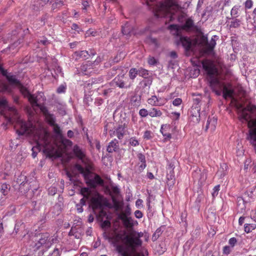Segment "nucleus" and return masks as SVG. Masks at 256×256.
I'll list each match as a JSON object with an SVG mask.
<instances>
[{
	"mask_svg": "<svg viewBox=\"0 0 256 256\" xmlns=\"http://www.w3.org/2000/svg\"><path fill=\"white\" fill-rule=\"evenodd\" d=\"M0 72L3 76H6L10 86L2 83L0 86V92H11L10 86H17L24 96L28 98V96H25L22 92V88H27L22 86L20 82L16 78L15 76L0 68ZM0 108H8L10 112L9 122L11 123L16 122L14 126L16 133L19 135H26L33 138L37 145V148L40 150L42 148L44 152L48 154L55 152L56 148L58 146L54 143L50 136V134L44 128L41 122L38 121L28 122H24L18 116L17 110L14 107H9L8 102L4 98L0 100Z\"/></svg>",
	"mask_w": 256,
	"mask_h": 256,
	"instance_id": "1",
	"label": "nucleus"
},
{
	"mask_svg": "<svg viewBox=\"0 0 256 256\" xmlns=\"http://www.w3.org/2000/svg\"><path fill=\"white\" fill-rule=\"evenodd\" d=\"M75 169L82 174L86 184L90 188H82L80 190V194L84 198L90 200L94 208L100 207L104 200V196L100 195L94 188L98 186L104 184L103 180L98 175L94 176L90 172L84 168L80 164H76Z\"/></svg>",
	"mask_w": 256,
	"mask_h": 256,
	"instance_id": "2",
	"label": "nucleus"
},
{
	"mask_svg": "<svg viewBox=\"0 0 256 256\" xmlns=\"http://www.w3.org/2000/svg\"><path fill=\"white\" fill-rule=\"evenodd\" d=\"M22 90L25 96H28V100L30 102L34 109L35 110L36 108H38L42 112L48 122L53 126L54 132L58 136L61 138V144L64 146V148H66L68 146H70L72 144L71 141L67 139L62 138L61 130L59 126L55 123L54 116L50 114L46 108L42 105L46 100V98L44 96V94L40 92L36 94H31L29 92L24 88H22Z\"/></svg>",
	"mask_w": 256,
	"mask_h": 256,
	"instance_id": "3",
	"label": "nucleus"
},
{
	"mask_svg": "<svg viewBox=\"0 0 256 256\" xmlns=\"http://www.w3.org/2000/svg\"><path fill=\"white\" fill-rule=\"evenodd\" d=\"M204 68L208 76L210 86L216 94L220 95L222 92L225 98H231L232 100H236L234 93L230 84H226L218 77V70L214 62L208 60L202 62Z\"/></svg>",
	"mask_w": 256,
	"mask_h": 256,
	"instance_id": "4",
	"label": "nucleus"
},
{
	"mask_svg": "<svg viewBox=\"0 0 256 256\" xmlns=\"http://www.w3.org/2000/svg\"><path fill=\"white\" fill-rule=\"evenodd\" d=\"M181 10L180 6L175 0H165L157 2L153 12L156 18H166L172 21L178 16Z\"/></svg>",
	"mask_w": 256,
	"mask_h": 256,
	"instance_id": "5",
	"label": "nucleus"
},
{
	"mask_svg": "<svg viewBox=\"0 0 256 256\" xmlns=\"http://www.w3.org/2000/svg\"><path fill=\"white\" fill-rule=\"evenodd\" d=\"M55 238L50 237L48 233L43 234L41 235L40 238L35 244L34 247V250H40L41 251L44 252L47 250L56 241Z\"/></svg>",
	"mask_w": 256,
	"mask_h": 256,
	"instance_id": "6",
	"label": "nucleus"
},
{
	"mask_svg": "<svg viewBox=\"0 0 256 256\" xmlns=\"http://www.w3.org/2000/svg\"><path fill=\"white\" fill-rule=\"evenodd\" d=\"M114 80L116 86L121 88H128L132 86V82H129L127 77L124 76V74H118Z\"/></svg>",
	"mask_w": 256,
	"mask_h": 256,
	"instance_id": "7",
	"label": "nucleus"
},
{
	"mask_svg": "<svg viewBox=\"0 0 256 256\" xmlns=\"http://www.w3.org/2000/svg\"><path fill=\"white\" fill-rule=\"evenodd\" d=\"M125 240L130 245L132 248H134L136 246H138L141 245L142 241L136 237L132 232L130 234V236H126Z\"/></svg>",
	"mask_w": 256,
	"mask_h": 256,
	"instance_id": "8",
	"label": "nucleus"
},
{
	"mask_svg": "<svg viewBox=\"0 0 256 256\" xmlns=\"http://www.w3.org/2000/svg\"><path fill=\"white\" fill-rule=\"evenodd\" d=\"M148 102L152 106H162L168 101L164 98H158L156 96H152L148 100Z\"/></svg>",
	"mask_w": 256,
	"mask_h": 256,
	"instance_id": "9",
	"label": "nucleus"
},
{
	"mask_svg": "<svg viewBox=\"0 0 256 256\" xmlns=\"http://www.w3.org/2000/svg\"><path fill=\"white\" fill-rule=\"evenodd\" d=\"M125 232L117 233L116 232H114L113 234H109L108 236L104 235L106 239L108 240L110 242H112L114 244H117L120 241L122 240L124 236Z\"/></svg>",
	"mask_w": 256,
	"mask_h": 256,
	"instance_id": "10",
	"label": "nucleus"
},
{
	"mask_svg": "<svg viewBox=\"0 0 256 256\" xmlns=\"http://www.w3.org/2000/svg\"><path fill=\"white\" fill-rule=\"evenodd\" d=\"M125 128L124 125L119 126L116 130L110 133V134L112 136H116L119 140H122L124 138L125 133Z\"/></svg>",
	"mask_w": 256,
	"mask_h": 256,
	"instance_id": "11",
	"label": "nucleus"
},
{
	"mask_svg": "<svg viewBox=\"0 0 256 256\" xmlns=\"http://www.w3.org/2000/svg\"><path fill=\"white\" fill-rule=\"evenodd\" d=\"M74 154L82 160V162L86 163V158L84 152L77 146H75L73 149Z\"/></svg>",
	"mask_w": 256,
	"mask_h": 256,
	"instance_id": "12",
	"label": "nucleus"
},
{
	"mask_svg": "<svg viewBox=\"0 0 256 256\" xmlns=\"http://www.w3.org/2000/svg\"><path fill=\"white\" fill-rule=\"evenodd\" d=\"M217 124V118L215 117H209L208 118L206 128L210 129L211 131H213L215 130Z\"/></svg>",
	"mask_w": 256,
	"mask_h": 256,
	"instance_id": "13",
	"label": "nucleus"
},
{
	"mask_svg": "<svg viewBox=\"0 0 256 256\" xmlns=\"http://www.w3.org/2000/svg\"><path fill=\"white\" fill-rule=\"evenodd\" d=\"M168 29L170 30L172 34L178 36H180L182 28L176 24H171L168 26Z\"/></svg>",
	"mask_w": 256,
	"mask_h": 256,
	"instance_id": "14",
	"label": "nucleus"
},
{
	"mask_svg": "<svg viewBox=\"0 0 256 256\" xmlns=\"http://www.w3.org/2000/svg\"><path fill=\"white\" fill-rule=\"evenodd\" d=\"M118 148V141L116 139L110 142L107 147V151L108 152H116Z\"/></svg>",
	"mask_w": 256,
	"mask_h": 256,
	"instance_id": "15",
	"label": "nucleus"
},
{
	"mask_svg": "<svg viewBox=\"0 0 256 256\" xmlns=\"http://www.w3.org/2000/svg\"><path fill=\"white\" fill-rule=\"evenodd\" d=\"M180 40L182 46L186 50H188L192 46V42L190 40L187 38L180 36Z\"/></svg>",
	"mask_w": 256,
	"mask_h": 256,
	"instance_id": "16",
	"label": "nucleus"
},
{
	"mask_svg": "<svg viewBox=\"0 0 256 256\" xmlns=\"http://www.w3.org/2000/svg\"><path fill=\"white\" fill-rule=\"evenodd\" d=\"M122 32L124 35L135 34V32L130 24L127 22L122 26Z\"/></svg>",
	"mask_w": 256,
	"mask_h": 256,
	"instance_id": "17",
	"label": "nucleus"
},
{
	"mask_svg": "<svg viewBox=\"0 0 256 256\" xmlns=\"http://www.w3.org/2000/svg\"><path fill=\"white\" fill-rule=\"evenodd\" d=\"M228 166L226 164L224 163L220 164V168L216 172V175L220 178H222L226 174Z\"/></svg>",
	"mask_w": 256,
	"mask_h": 256,
	"instance_id": "18",
	"label": "nucleus"
},
{
	"mask_svg": "<svg viewBox=\"0 0 256 256\" xmlns=\"http://www.w3.org/2000/svg\"><path fill=\"white\" fill-rule=\"evenodd\" d=\"M241 6L237 4L232 7L230 10V15L234 18H238L240 16Z\"/></svg>",
	"mask_w": 256,
	"mask_h": 256,
	"instance_id": "19",
	"label": "nucleus"
},
{
	"mask_svg": "<svg viewBox=\"0 0 256 256\" xmlns=\"http://www.w3.org/2000/svg\"><path fill=\"white\" fill-rule=\"evenodd\" d=\"M162 114L161 110L156 108H152L149 110V116L152 118L160 117Z\"/></svg>",
	"mask_w": 256,
	"mask_h": 256,
	"instance_id": "20",
	"label": "nucleus"
},
{
	"mask_svg": "<svg viewBox=\"0 0 256 256\" xmlns=\"http://www.w3.org/2000/svg\"><path fill=\"white\" fill-rule=\"evenodd\" d=\"M75 54L77 56H78L80 58L83 59H86L88 58V56L92 55L94 56L95 54V52L90 51V54H89L88 51L86 50H82L80 52H76Z\"/></svg>",
	"mask_w": 256,
	"mask_h": 256,
	"instance_id": "21",
	"label": "nucleus"
},
{
	"mask_svg": "<svg viewBox=\"0 0 256 256\" xmlns=\"http://www.w3.org/2000/svg\"><path fill=\"white\" fill-rule=\"evenodd\" d=\"M216 37V36H214L212 38L210 42L207 44L206 47H207L208 50V51L212 50H213V48H214V47L215 46L216 44V42L215 38Z\"/></svg>",
	"mask_w": 256,
	"mask_h": 256,
	"instance_id": "22",
	"label": "nucleus"
},
{
	"mask_svg": "<svg viewBox=\"0 0 256 256\" xmlns=\"http://www.w3.org/2000/svg\"><path fill=\"white\" fill-rule=\"evenodd\" d=\"M194 26L193 20L190 18L186 20L183 26V28L186 30H188L192 28Z\"/></svg>",
	"mask_w": 256,
	"mask_h": 256,
	"instance_id": "23",
	"label": "nucleus"
},
{
	"mask_svg": "<svg viewBox=\"0 0 256 256\" xmlns=\"http://www.w3.org/2000/svg\"><path fill=\"white\" fill-rule=\"evenodd\" d=\"M138 70H137L135 68H131L129 71V77L130 78L133 80H134L138 74Z\"/></svg>",
	"mask_w": 256,
	"mask_h": 256,
	"instance_id": "24",
	"label": "nucleus"
},
{
	"mask_svg": "<svg viewBox=\"0 0 256 256\" xmlns=\"http://www.w3.org/2000/svg\"><path fill=\"white\" fill-rule=\"evenodd\" d=\"M244 228V231L246 233H249L256 228V224H245Z\"/></svg>",
	"mask_w": 256,
	"mask_h": 256,
	"instance_id": "25",
	"label": "nucleus"
},
{
	"mask_svg": "<svg viewBox=\"0 0 256 256\" xmlns=\"http://www.w3.org/2000/svg\"><path fill=\"white\" fill-rule=\"evenodd\" d=\"M241 24V20L238 19L234 18L230 22V27L236 28L240 26Z\"/></svg>",
	"mask_w": 256,
	"mask_h": 256,
	"instance_id": "26",
	"label": "nucleus"
},
{
	"mask_svg": "<svg viewBox=\"0 0 256 256\" xmlns=\"http://www.w3.org/2000/svg\"><path fill=\"white\" fill-rule=\"evenodd\" d=\"M129 144L132 146H136L139 145L140 142L135 137H132L129 140Z\"/></svg>",
	"mask_w": 256,
	"mask_h": 256,
	"instance_id": "27",
	"label": "nucleus"
},
{
	"mask_svg": "<svg viewBox=\"0 0 256 256\" xmlns=\"http://www.w3.org/2000/svg\"><path fill=\"white\" fill-rule=\"evenodd\" d=\"M139 114L142 118L146 117L149 116V110L148 111L146 108H142L139 111Z\"/></svg>",
	"mask_w": 256,
	"mask_h": 256,
	"instance_id": "28",
	"label": "nucleus"
},
{
	"mask_svg": "<svg viewBox=\"0 0 256 256\" xmlns=\"http://www.w3.org/2000/svg\"><path fill=\"white\" fill-rule=\"evenodd\" d=\"M138 71V74L142 77L146 78L148 74V70L145 69L140 68Z\"/></svg>",
	"mask_w": 256,
	"mask_h": 256,
	"instance_id": "29",
	"label": "nucleus"
},
{
	"mask_svg": "<svg viewBox=\"0 0 256 256\" xmlns=\"http://www.w3.org/2000/svg\"><path fill=\"white\" fill-rule=\"evenodd\" d=\"M253 4L252 0H246L244 2V6L246 9H250L252 7Z\"/></svg>",
	"mask_w": 256,
	"mask_h": 256,
	"instance_id": "30",
	"label": "nucleus"
},
{
	"mask_svg": "<svg viewBox=\"0 0 256 256\" xmlns=\"http://www.w3.org/2000/svg\"><path fill=\"white\" fill-rule=\"evenodd\" d=\"M8 192V190L7 186V185L6 184H3L2 186V188L0 190V192L4 195L6 196Z\"/></svg>",
	"mask_w": 256,
	"mask_h": 256,
	"instance_id": "31",
	"label": "nucleus"
},
{
	"mask_svg": "<svg viewBox=\"0 0 256 256\" xmlns=\"http://www.w3.org/2000/svg\"><path fill=\"white\" fill-rule=\"evenodd\" d=\"M138 156L139 160L140 161V162H142V164H144L143 167L144 168L146 167V160L144 156L142 154H139Z\"/></svg>",
	"mask_w": 256,
	"mask_h": 256,
	"instance_id": "32",
	"label": "nucleus"
},
{
	"mask_svg": "<svg viewBox=\"0 0 256 256\" xmlns=\"http://www.w3.org/2000/svg\"><path fill=\"white\" fill-rule=\"evenodd\" d=\"M162 126L160 129V132L162 134V136L164 138V142L167 141L168 140H170L171 138V134L170 133H164L162 131Z\"/></svg>",
	"mask_w": 256,
	"mask_h": 256,
	"instance_id": "33",
	"label": "nucleus"
},
{
	"mask_svg": "<svg viewBox=\"0 0 256 256\" xmlns=\"http://www.w3.org/2000/svg\"><path fill=\"white\" fill-rule=\"evenodd\" d=\"M220 185L216 186L213 188V192H212V196L213 197H215L218 196V192L220 190Z\"/></svg>",
	"mask_w": 256,
	"mask_h": 256,
	"instance_id": "34",
	"label": "nucleus"
},
{
	"mask_svg": "<svg viewBox=\"0 0 256 256\" xmlns=\"http://www.w3.org/2000/svg\"><path fill=\"white\" fill-rule=\"evenodd\" d=\"M232 248L231 246H224L223 248V253L226 255L229 254L232 251Z\"/></svg>",
	"mask_w": 256,
	"mask_h": 256,
	"instance_id": "35",
	"label": "nucleus"
},
{
	"mask_svg": "<svg viewBox=\"0 0 256 256\" xmlns=\"http://www.w3.org/2000/svg\"><path fill=\"white\" fill-rule=\"evenodd\" d=\"M152 132L150 130H146L144 134V138L146 140H150L152 138Z\"/></svg>",
	"mask_w": 256,
	"mask_h": 256,
	"instance_id": "36",
	"label": "nucleus"
},
{
	"mask_svg": "<svg viewBox=\"0 0 256 256\" xmlns=\"http://www.w3.org/2000/svg\"><path fill=\"white\" fill-rule=\"evenodd\" d=\"M148 62L150 65H154L156 64L157 60L154 57L150 56L148 58Z\"/></svg>",
	"mask_w": 256,
	"mask_h": 256,
	"instance_id": "37",
	"label": "nucleus"
},
{
	"mask_svg": "<svg viewBox=\"0 0 256 256\" xmlns=\"http://www.w3.org/2000/svg\"><path fill=\"white\" fill-rule=\"evenodd\" d=\"M237 242V240L235 238H232L228 240V244L230 246L233 248Z\"/></svg>",
	"mask_w": 256,
	"mask_h": 256,
	"instance_id": "38",
	"label": "nucleus"
},
{
	"mask_svg": "<svg viewBox=\"0 0 256 256\" xmlns=\"http://www.w3.org/2000/svg\"><path fill=\"white\" fill-rule=\"evenodd\" d=\"M182 102V100L181 98H177L174 100L172 102V104L174 106H180Z\"/></svg>",
	"mask_w": 256,
	"mask_h": 256,
	"instance_id": "39",
	"label": "nucleus"
},
{
	"mask_svg": "<svg viewBox=\"0 0 256 256\" xmlns=\"http://www.w3.org/2000/svg\"><path fill=\"white\" fill-rule=\"evenodd\" d=\"M134 216L137 218H141L143 216V214L141 211L136 210L134 212Z\"/></svg>",
	"mask_w": 256,
	"mask_h": 256,
	"instance_id": "40",
	"label": "nucleus"
},
{
	"mask_svg": "<svg viewBox=\"0 0 256 256\" xmlns=\"http://www.w3.org/2000/svg\"><path fill=\"white\" fill-rule=\"evenodd\" d=\"M143 200L141 199H138L136 202V206L138 208H140L143 206Z\"/></svg>",
	"mask_w": 256,
	"mask_h": 256,
	"instance_id": "41",
	"label": "nucleus"
},
{
	"mask_svg": "<svg viewBox=\"0 0 256 256\" xmlns=\"http://www.w3.org/2000/svg\"><path fill=\"white\" fill-rule=\"evenodd\" d=\"M66 90V87L64 85H60L57 88V92L59 94L64 92Z\"/></svg>",
	"mask_w": 256,
	"mask_h": 256,
	"instance_id": "42",
	"label": "nucleus"
},
{
	"mask_svg": "<svg viewBox=\"0 0 256 256\" xmlns=\"http://www.w3.org/2000/svg\"><path fill=\"white\" fill-rule=\"evenodd\" d=\"M50 256H60V252L58 249H54Z\"/></svg>",
	"mask_w": 256,
	"mask_h": 256,
	"instance_id": "43",
	"label": "nucleus"
},
{
	"mask_svg": "<svg viewBox=\"0 0 256 256\" xmlns=\"http://www.w3.org/2000/svg\"><path fill=\"white\" fill-rule=\"evenodd\" d=\"M89 6L88 3L87 1H84L82 2V10L86 12L87 8Z\"/></svg>",
	"mask_w": 256,
	"mask_h": 256,
	"instance_id": "44",
	"label": "nucleus"
},
{
	"mask_svg": "<svg viewBox=\"0 0 256 256\" xmlns=\"http://www.w3.org/2000/svg\"><path fill=\"white\" fill-rule=\"evenodd\" d=\"M124 224L126 226H131L130 222V218H126L124 220Z\"/></svg>",
	"mask_w": 256,
	"mask_h": 256,
	"instance_id": "45",
	"label": "nucleus"
},
{
	"mask_svg": "<svg viewBox=\"0 0 256 256\" xmlns=\"http://www.w3.org/2000/svg\"><path fill=\"white\" fill-rule=\"evenodd\" d=\"M149 41L152 44H154L156 46L158 45V42L156 38H149Z\"/></svg>",
	"mask_w": 256,
	"mask_h": 256,
	"instance_id": "46",
	"label": "nucleus"
},
{
	"mask_svg": "<svg viewBox=\"0 0 256 256\" xmlns=\"http://www.w3.org/2000/svg\"><path fill=\"white\" fill-rule=\"evenodd\" d=\"M76 210L78 213H81L83 212L82 206L80 204H76Z\"/></svg>",
	"mask_w": 256,
	"mask_h": 256,
	"instance_id": "47",
	"label": "nucleus"
},
{
	"mask_svg": "<svg viewBox=\"0 0 256 256\" xmlns=\"http://www.w3.org/2000/svg\"><path fill=\"white\" fill-rule=\"evenodd\" d=\"M132 232L138 238H140L142 237L143 236V233L140 232Z\"/></svg>",
	"mask_w": 256,
	"mask_h": 256,
	"instance_id": "48",
	"label": "nucleus"
},
{
	"mask_svg": "<svg viewBox=\"0 0 256 256\" xmlns=\"http://www.w3.org/2000/svg\"><path fill=\"white\" fill-rule=\"evenodd\" d=\"M170 56L172 58H177V54L175 52L172 51L170 53Z\"/></svg>",
	"mask_w": 256,
	"mask_h": 256,
	"instance_id": "49",
	"label": "nucleus"
},
{
	"mask_svg": "<svg viewBox=\"0 0 256 256\" xmlns=\"http://www.w3.org/2000/svg\"><path fill=\"white\" fill-rule=\"evenodd\" d=\"M56 190L55 188H50L49 189V194H52V195H54V194H56Z\"/></svg>",
	"mask_w": 256,
	"mask_h": 256,
	"instance_id": "50",
	"label": "nucleus"
},
{
	"mask_svg": "<svg viewBox=\"0 0 256 256\" xmlns=\"http://www.w3.org/2000/svg\"><path fill=\"white\" fill-rule=\"evenodd\" d=\"M38 42L44 45H46L48 44V41L46 39L44 38L43 40H40V41Z\"/></svg>",
	"mask_w": 256,
	"mask_h": 256,
	"instance_id": "51",
	"label": "nucleus"
},
{
	"mask_svg": "<svg viewBox=\"0 0 256 256\" xmlns=\"http://www.w3.org/2000/svg\"><path fill=\"white\" fill-rule=\"evenodd\" d=\"M88 66V64H83L82 66H81V70H83L84 72H86L87 70Z\"/></svg>",
	"mask_w": 256,
	"mask_h": 256,
	"instance_id": "52",
	"label": "nucleus"
},
{
	"mask_svg": "<svg viewBox=\"0 0 256 256\" xmlns=\"http://www.w3.org/2000/svg\"><path fill=\"white\" fill-rule=\"evenodd\" d=\"M110 222L108 220H105L102 224L103 226L105 227H109L110 226Z\"/></svg>",
	"mask_w": 256,
	"mask_h": 256,
	"instance_id": "53",
	"label": "nucleus"
},
{
	"mask_svg": "<svg viewBox=\"0 0 256 256\" xmlns=\"http://www.w3.org/2000/svg\"><path fill=\"white\" fill-rule=\"evenodd\" d=\"M195 109L196 110H196H197V112H198V116L196 114L195 116V117L196 118V120H198L200 116V110L198 108H195Z\"/></svg>",
	"mask_w": 256,
	"mask_h": 256,
	"instance_id": "54",
	"label": "nucleus"
},
{
	"mask_svg": "<svg viewBox=\"0 0 256 256\" xmlns=\"http://www.w3.org/2000/svg\"><path fill=\"white\" fill-rule=\"evenodd\" d=\"M244 217H240L238 220V222L240 225H242L244 222Z\"/></svg>",
	"mask_w": 256,
	"mask_h": 256,
	"instance_id": "55",
	"label": "nucleus"
},
{
	"mask_svg": "<svg viewBox=\"0 0 256 256\" xmlns=\"http://www.w3.org/2000/svg\"><path fill=\"white\" fill-rule=\"evenodd\" d=\"M62 4L61 2H55V4H52V8H55V5H56V6H62Z\"/></svg>",
	"mask_w": 256,
	"mask_h": 256,
	"instance_id": "56",
	"label": "nucleus"
},
{
	"mask_svg": "<svg viewBox=\"0 0 256 256\" xmlns=\"http://www.w3.org/2000/svg\"><path fill=\"white\" fill-rule=\"evenodd\" d=\"M4 232V228L2 226V224L1 223L0 224V238H1V236L2 234Z\"/></svg>",
	"mask_w": 256,
	"mask_h": 256,
	"instance_id": "57",
	"label": "nucleus"
},
{
	"mask_svg": "<svg viewBox=\"0 0 256 256\" xmlns=\"http://www.w3.org/2000/svg\"><path fill=\"white\" fill-rule=\"evenodd\" d=\"M72 28L73 29V30H77L78 31V26L76 24H72Z\"/></svg>",
	"mask_w": 256,
	"mask_h": 256,
	"instance_id": "58",
	"label": "nucleus"
},
{
	"mask_svg": "<svg viewBox=\"0 0 256 256\" xmlns=\"http://www.w3.org/2000/svg\"><path fill=\"white\" fill-rule=\"evenodd\" d=\"M68 136L70 138H72L74 135V132L70 130L68 132Z\"/></svg>",
	"mask_w": 256,
	"mask_h": 256,
	"instance_id": "59",
	"label": "nucleus"
},
{
	"mask_svg": "<svg viewBox=\"0 0 256 256\" xmlns=\"http://www.w3.org/2000/svg\"><path fill=\"white\" fill-rule=\"evenodd\" d=\"M85 204H86V200L84 199V198H82L80 200V205L84 206Z\"/></svg>",
	"mask_w": 256,
	"mask_h": 256,
	"instance_id": "60",
	"label": "nucleus"
},
{
	"mask_svg": "<svg viewBox=\"0 0 256 256\" xmlns=\"http://www.w3.org/2000/svg\"><path fill=\"white\" fill-rule=\"evenodd\" d=\"M17 42H15L14 43V44H12V45H11L10 47H9V48L10 49H14V48L16 47V46H17Z\"/></svg>",
	"mask_w": 256,
	"mask_h": 256,
	"instance_id": "61",
	"label": "nucleus"
},
{
	"mask_svg": "<svg viewBox=\"0 0 256 256\" xmlns=\"http://www.w3.org/2000/svg\"><path fill=\"white\" fill-rule=\"evenodd\" d=\"M113 191L115 193H118L119 192L118 188L117 186H114L113 188Z\"/></svg>",
	"mask_w": 256,
	"mask_h": 256,
	"instance_id": "62",
	"label": "nucleus"
},
{
	"mask_svg": "<svg viewBox=\"0 0 256 256\" xmlns=\"http://www.w3.org/2000/svg\"><path fill=\"white\" fill-rule=\"evenodd\" d=\"M112 91V90L110 89H108L107 90H104V94L106 96L107 95V94L110 92Z\"/></svg>",
	"mask_w": 256,
	"mask_h": 256,
	"instance_id": "63",
	"label": "nucleus"
},
{
	"mask_svg": "<svg viewBox=\"0 0 256 256\" xmlns=\"http://www.w3.org/2000/svg\"><path fill=\"white\" fill-rule=\"evenodd\" d=\"M172 114L176 116L177 118H178L180 116V114L177 112H172Z\"/></svg>",
	"mask_w": 256,
	"mask_h": 256,
	"instance_id": "64",
	"label": "nucleus"
}]
</instances>
